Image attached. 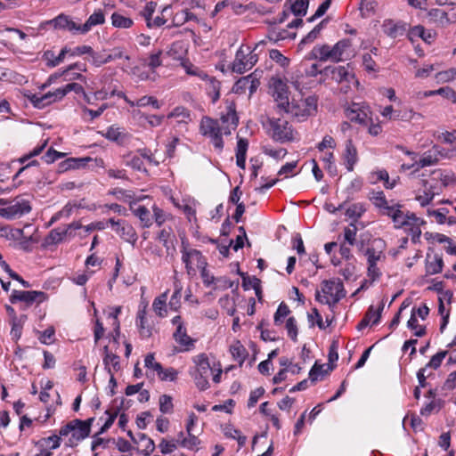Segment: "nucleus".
<instances>
[{
  "label": "nucleus",
  "mask_w": 456,
  "mask_h": 456,
  "mask_svg": "<svg viewBox=\"0 0 456 456\" xmlns=\"http://www.w3.org/2000/svg\"><path fill=\"white\" fill-rule=\"evenodd\" d=\"M351 46L349 39H342L334 45L328 44L316 45L308 53V60H318L320 61L339 62L347 58V50Z\"/></svg>",
  "instance_id": "f257e3e1"
},
{
  "label": "nucleus",
  "mask_w": 456,
  "mask_h": 456,
  "mask_svg": "<svg viewBox=\"0 0 456 456\" xmlns=\"http://www.w3.org/2000/svg\"><path fill=\"white\" fill-rule=\"evenodd\" d=\"M318 99L315 95H308L305 98L293 97L283 110L298 121H305L317 112Z\"/></svg>",
  "instance_id": "f03ea898"
},
{
  "label": "nucleus",
  "mask_w": 456,
  "mask_h": 456,
  "mask_svg": "<svg viewBox=\"0 0 456 456\" xmlns=\"http://www.w3.org/2000/svg\"><path fill=\"white\" fill-rule=\"evenodd\" d=\"M343 282L339 279L325 280L321 283V290H316L315 299L334 307L346 297Z\"/></svg>",
  "instance_id": "7ed1b4c3"
},
{
  "label": "nucleus",
  "mask_w": 456,
  "mask_h": 456,
  "mask_svg": "<svg viewBox=\"0 0 456 456\" xmlns=\"http://www.w3.org/2000/svg\"><path fill=\"white\" fill-rule=\"evenodd\" d=\"M370 200L381 215L387 216L392 219L394 227H395L397 224H400L399 222L405 211L402 209L403 206L399 202L394 200H388L383 191H373Z\"/></svg>",
  "instance_id": "20e7f679"
},
{
  "label": "nucleus",
  "mask_w": 456,
  "mask_h": 456,
  "mask_svg": "<svg viewBox=\"0 0 456 456\" xmlns=\"http://www.w3.org/2000/svg\"><path fill=\"white\" fill-rule=\"evenodd\" d=\"M265 126L268 134L276 142H286L295 139L297 133L286 119L269 118Z\"/></svg>",
  "instance_id": "39448f33"
},
{
  "label": "nucleus",
  "mask_w": 456,
  "mask_h": 456,
  "mask_svg": "<svg viewBox=\"0 0 456 456\" xmlns=\"http://www.w3.org/2000/svg\"><path fill=\"white\" fill-rule=\"evenodd\" d=\"M194 364L190 371L197 387L200 390H206L209 387L208 377L212 371L208 358L206 354H200L192 357Z\"/></svg>",
  "instance_id": "423d86ee"
},
{
  "label": "nucleus",
  "mask_w": 456,
  "mask_h": 456,
  "mask_svg": "<svg viewBox=\"0 0 456 456\" xmlns=\"http://www.w3.org/2000/svg\"><path fill=\"white\" fill-rule=\"evenodd\" d=\"M200 131L204 136H208L211 139L216 149L218 151L223 150L224 141L222 135L224 134L220 121L204 117L200 121Z\"/></svg>",
  "instance_id": "0eeeda50"
},
{
  "label": "nucleus",
  "mask_w": 456,
  "mask_h": 456,
  "mask_svg": "<svg viewBox=\"0 0 456 456\" xmlns=\"http://www.w3.org/2000/svg\"><path fill=\"white\" fill-rule=\"evenodd\" d=\"M257 61L256 54L253 53L250 46L242 45L238 49L232 64L233 72L243 74L249 70Z\"/></svg>",
  "instance_id": "6e6552de"
},
{
  "label": "nucleus",
  "mask_w": 456,
  "mask_h": 456,
  "mask_svg": "<svg viewBox=\"0 0 456 456\" xmlns=\"http://www.w3.org/2000/svg\"><path fill=\"white\" fill-rule=\"evenodd\" d=\"M181 252L182 261L185 264L189 275L195 274L197 269L207 265V262L201 253L195 248H190L183 240H182Z\"/></svg>",
  "instance_id": "1a4fd4ad"
},
{
  "label": "nucleus",
  "mask_w": 456,
  "mask_h": 456,
  "mask_svg": "<svg viewBox=\"0 0 456 456\" xmlns=\"http://www.w3.org/2000/svg\"><path fill=\"white\" fill-rule=\"evenodd\" d=\"M395 225V229H403L405 232H407L411 239L413 243H417L421 235V226L426 224V222L418 217L414 213H411L406 211L404 215L402 216V219Z\"/></svg>",
  "instance_id": "9d476101"
},
{
  "label": "nucleus",
  "mask_w": 456,
  "mask_h": 456,
  "mask_svg": "<svg viewBox=\"0 0 456 456\" xmlns=\"http://www.w3.org/2000/svg\"><path fill=\"white\" fill-rule=\"evenodd\" d=\"M270 93L276 103V108L281 111L289 104V87L286 82L280 77H272L269 80Z\"/></svg>",
  "instance_id": "9b49d317"
},
{
  "label": "nucleus",
  "mask_w": 456,
  "mask_h": 456,
  "mask_svg": "<svg viewBox=\"0 0 456 456\" xmlns=\"http://www.w3.org/2000/svg\"><path fill=\"white\" fill-rule=\"evenodd\" d=\"M331 78L340 85L339 90L344 94L351 90L352 86H358V81L349 65L335 67L331 71Z\"/></svg>",
  "instance_id": "f8f14e48"
},
{
  "label": "nucleus",
  "mask_w": 456,
  "mask_h": 456,
  "mask_svg": "<svg viewBox=\"0 0 456 456\" xmlns=\"http://www.w3.org/2000/svg\"><path fill=\"white\" fill-rule=\"evenodd\" d=\"M31 211V206L28 200L16 197L6 207H0V216L5 219L20 218Z\"/></svg>",
  "instance_id": "ddd939ff"
},
{
  "label": "nucleus",
  "mask_w": 456,
  "mask_h": 456,
  "mask_svg": "<svg viewBox=\"0 0 456 456\" xmlns=\"http://www.w3.org/2000/svg\"><path fill=\"white\" fill-rule=\"evenodd\" d=\"M346 116L351 120L362 125H369L371 122V111L365 103H352L346 110Z\"/></svg>",
  "instance_id": "4468645a"
},
{
  "label": "nucleus",
  "mask_w": 456,
  "mask_h": 456,
  "mask_svg": "<svg viewBox=\"0 0 456 456\" xmlns=\"http://www.w3.org/2000/svg\"><path fill=\"white\" fill-rule=\"evenodd\" d=\"M172 324L175 326L173 338L177 344L183 347L184 351H189L194 346L195 340L187 335V330L180 315L172 319Z\"/></svg>",
  "instance_id": "2eb2a0df"
},
{
  "label": "nucleus",
  "mask_w": 456,
  "mask_h": 456,
  "mask_svg": "<svg viewBox=\"0 0 456 456\" xmlns=\"http://www.w3.org/2000/svg\"><path fill=\"white\" fill-rule=\"evenodd\" d=\"M93 421V418L85 421L80 419H73L72 423H74V426L72 427L71 436L69 439V445L73 446L78 441L87 437L89 436L90 427Z\"/></svg>",
  "instance_id": "dca6fc26"
},
{
  "label": "nucleus",
  "mask_w": 456,
  "mask_h": 456,
  "mask_svg": "<svg viewBox=\"0 0 456 456\" xmlns=\"http://www.w3.org/2000/svg\"><path fill=\"white\" fill-rule=\"evenodd\" d=\"M80 228H82V225L77 222H74L69 224L67 227L55 228L50 232L46 240L49 244L60 243L67 237L75 236V233L73 232Z\"/></svg>",
  "instance_id": "f3484780"
},
{
  "label": "nucleus",
  "mask_w": 456,
  "mask_h": 456,
  "mask_svg": "<svg viewBox=\"0 0 456 456\" xmlns=\"http://www.w3.org/2000/svg\"><path fill=\"white\" fill-rule=\"evenodd\" d=\"M45 299V295L42 291H25V290H13L10 297V301L13 304L18 301L26 303L30 305L33 302H43Z\"/></svg>",
  "instance_id": "a211bd4d"
},
{
  "label": "nucleus",
  "mask_w": 456,
  "mask_h": 456,
  "mask_svg": "<svg viewBox=\"0 0 456 456\" xmlns=\"http://www.w3.org/2000/svg\"><path fill=\"white\" fill-rule=\"evenodd\" d=\"M341 158L346 170L352 172L359 160L358 151L352 139L346 140Z\"/></svg>",
  "instance_id": "6ab92c4d"
},
{
  "label": "nucleus",
  "mask_w": 456,
  "mask_h": 456,
  "mask_svg": "<svg viewBox=\"0 0 456 456\" xmlns=\"http://www.w3.org/2000/svg\"><path fill=\"white\" fill-rule=\"evenodd\" d=\"M382 30L387 36L396 38L405 33L406 24L403 21H395L387 19L383 21Z\"/></svg>",
  "instance_id": "aec40b11"
},
{
  "label": "nucleus",
  "mask_w": 456,
  "mask_h": 456,
  "mask_svg": "<svg viewBox=\"0 0 456 456\" xmlns=\"http://www.w3.org/2000/svg\"><path fill=\"white\" fill-rule=\"evenodd\" d=\"M130 209L140 219L143 227H150L152 224L153 216L148 208L136 202H130Z\"/></svg>",
  "instance_id": "412c9836"
},
{
  "label": "nucleus",
  "mask_w": 456,
  "mask_h": 456,
  "mask_svg": "<svg viewBox=\"0 0 456 456\" xmlns=\"http://www.w3.org/2000/svg\"><path fill=\"white\" fill-rule=\"evenodd\" d=\"M219 121L224 128V134H230L237 127L239 122L235 109L229 107L227 113L223 115Z\"/></svg>",
  "instance_id": "4be33fe9"
},
{
  "label": "nucleus",
  "mask_w": 456,
  "mask_h": 456,
  "mask_svg": "<svg viewBox=\"0 0 456 456\" xmlns=\"http://www.w3.org/2000/svg\"><path fill=\"white\" fill-rule=\"evenodd\" d=\"M188 46L183 41L174 42L167 51V55L179 62L187 58Z\"/></svg>",
  "instance_id": "5701e85b"
},
{
  "label": "nucleus",
  "mask_w": 456,
  "mask_h": 456,
  "mask_svg": "<svg viewBox=\"0 0 456 456\" xmlns=\"http://www.w3.org/2000/svg\"><path fill=\"white\" fill-rule=\"evenodd\" d=\"M157 239L166 248L167 253L173 254L175 251V236L170 227H164L157 235Z\"/></svg>",
  "instance_id": "b1692460"
},
{
  "label": "nucleus",
  "mask_w": 456,
  "mask_h": 456,
  "mask_svg": "<svg viewBox=\"0 0 456 456\" xmlns=\"http://www.w3.org/2000/svg\"><path fill=\"white\" fill-rule=\"evenodd\" d=\"M103 364L109 374L120 370V358L118 355L110 352L109 346L103 347Z\"/></svg>",
  "instance_id": "393cba45"
},
{
  "label": "nucleus",
  "mask_w": 456,
  "mask_h": 456,
  "mask_svg": "<svg viewBox=\"0 0 456 456\" xmlns=\"http://www.w3.org/2000/svg\"><path fill=\"white\" fill-rule=\"evenodd\" d=\"M426 397L431 399V401L421 408L420 414L422 416H428L433 412H438L443 406V401L436 398V393L432 389L428 392Z\"/></svg>",
  "instance_id": "a878e982"
},
{
  "label": "nucleus",
  "mask_w": 456,
  "mask_h": 456,
  "mask_svg": "<svg viewBox=\"0 0 456 456\" xmlns=\"http://www.w3.org/2000/svg\"><path fill=\"white\" fill-rule=\"evenodd\" d=\"M51 23L53 24L54 28H62L69 31H76L81 33L82 25L77 24L68 16L63 14H61L53 20H51Z\"/></svg>",
  "instance_id": "bb28decb"
},
{
  "label": "nucleus",
  "mask_w": 456,
  "mask_h": 456,
  "mask_svg": "<svg viewBox=\"0 0 456 456\" xmlns=\"http://www.w3.org/2000/svg\"><path fill=\"white\" fill-rule=\"evenodd\" d=\"M92 160V158H69L62 161L60 164L61 171H68L70 169H78L86 166L88 162Z\"/></svg>",
  "instance_id": "cd10ccee"
},
{
  "label": "nucleus",
  "mask_w": 456,
  "mask_h": 456,
  "mask_svg": "<svg viewBox=\"0 0 456 456\" xmlns=\"http://www.w3.org/2000/svg\"><path fill=\"white\" fill-rule=\"evenodd\" d=\"M105 18L102 10H98L91 14L88 20L81 27V34L87 33L92 27L104 23Z\"/></svg>",
  "instance_id": "c85d7f7f"
},
{
  "label": "nucleus",
  "mask_w": 456,
  "mask_h": 456,
  "mask_svg": "<svg viewBox=\"0 0 456 456\" xmlns=\"http://www.w3.org/2000/svg\"><path fill=\"white\" fill-rule=\"evenodd\" d=\"M122 159L126 167H130L137 171L146 172V168L143 167V161L141 156L127 153L123 155Z\"/></svg>",
  "instance_id": "c756f323"
},
{
  "label": "nucleus",
  "mask_w": 456,
  "mask_h": 456,
  "mask_svg": "<svg viewBox=\"0 0 456 456\" xmlns=\"http://www.w3.org/2000/svg\"><path fill=\"white\" fill-rule=\"evenodd\" d=\"M167 291L162 293L156 297L152 304V309L155 314L159 317H165L167 313Z\"/></svg>",
  "instance_id": "7c9ffc66"
},
{
  "label": "nucleus",
  "mask_w": 456,
  "mask_h": 456,
  "mask_svg": "<svg viewBox=\"0 0 456 456\" xmlns=\"http://www.w3.org/2000/svg\"><path fill=\"white\" fill-rule=\"evenodd\" d=\"M31 103L38 109L45 108V106L55 102L51 92H48L43 95L32 94L29 97Z\"/></svg>",
  "instance_id": "2f4dec72"
},
{
  "label": "nucleus",
  "mask_w": 456,
  "mask_h": 456,
  "mask_svg": "<svg viewBox=\"0 0 456 456\" xmlns=\"http://www.w3.org/2000/svg\"><path fill=\"white\" fill-rule=\"evenodd\" d=\"M70 53V50L67 47H64L61 50L60 53L57 56H54V53L52 51H47L45 53L44 56L47 61V65L50 67H56L61 64L67 53Z\"/></svg>",
  "instance_id": "473e14b6"
},
{
  "label": "nucleus",
  "mask_w": 456,
  "mask_h": 456,
  "mask_svg": "<svg viewBox=\"0 0 456 456\" xmlns=\"http://www.w3.org/2000/svg\"><path fill=\"white\" fill-rule=\"evenodd\" d=\"M115 232L126 241L135 240V232L134 228L125 221H122L121 224H118Z\"/></svg>",
  "instance_id": "72a5a7b5"
},
{
  "label": "nucleus",
  "mask_w": 456,
  "mask_h": 456,
  "mask_svg": "<svg viewBox=\"0 0 456 456\" xmlns=\"http://www.w3.org/2000/svg\"><path fill=\"white\" fill-rule=\"evenodd\" d=\"M196 20L197 17L188 10H181L175 12L172 18L174 27H180L189 20Z\"/></svg>",
  "instance_id": "f704fd0d"
},
{
  "label": "nucleus",
  "mask_w": 456,
  "mask_h": 456,
  "mask_svg": "<svg viewBox=\"0 0 456 456\" xmlns=\"http://www.w3.org/2000/svg\"><path fill=\"white\" fill-rule=\"evenodd\" d=\"M444 261L442 256L435 255L432 260H427L426 273L427 274L433 275L442 272Z\"/></svg>",
  "instance_id": "c9c22d12"
},
{
  "label": "nucleus",
  "mask_w": 456,
  "mask_h": 456,
  "mask_svg": "<svg viewBox=\"0 0 456 456\" xmlns=\"http://www.w3.org/2000/svg\"><path fill=\"white\" fill-rule=\"evenodd\" d=\"M111 24L119 28H129L133 26L134 21L129 17L124 16L119 12L112 13L111 17Z\"/></svg>",
  "instance_id": "e433bc0d"
},
{
  "label": "nucleus",
  "mask_w": 456,
  "mask_h": 456,
  "mask_svg": "<svg viewBox=\"0 0 456 456\" xmlns=\"http://www.w3.org/2000/svg\"><path fill=\"white\" fill-rule=\"evenodd\" d=\"M428 17L431 21L440 26H444L449 22L447 12L442 9H431L428 12Z\"/></svg>",
  "instance_id": "4c0bfd02"
},
{
  "label": "nucleus",
  "mask_w": 456,
  "mask_h": 456,
  "mask_svg": "<svg viewBox=\"0 0 456 456\" xmlns=\"http://www.w3.org/2000/svg\"><path fill=\"white\" fill-rule=\"evenodd\" d=\"M439 161V158L437 156V153L435 152L433 150L432 151L427 152L424 154V156L419 159V161H416L417 168L415 171H419V168L429 167L436 164Z\"/></svg>",
  "instance_id": "58836bf2"
},
{
  "label": "nucleus",
  "mask_w": 456,
  "mask_h": 456,
  "mask_svg": "<svg viewBox=\"0 0 456 456\" xmlns=\"http://www.w3.org/2000/svg\"><path fill=\"white\" fill-rule=\"evenodd\" d=\"M134 116L138 117V118L140 120L143 119V120L147 121V123L149 124V126L151 127H156V126H160L164 119V116L146 115V114L141 112L140 110H134Z\"/></svg>",
  "instance_id": "ea45409f"
},
{
  "label": "nucleus",
  "mask_w": 456,
  "mask_h": 456,
  "mask_svg": "<svg viewBox=\"0 0 456 456\" xmlns=\"http://www.w3.org/2000/svg\"><path fill=\"white\" fill-rule=\"evenodd\" d=\"M230 352L233 359L242 364L247 355V350L240 341L234 342L230 346Z\"/></svg>",
  "instance_id": "a19ab883"
},
{
  "label": "nucleus",
  "mask_w": 456,
  "mask_h": 456,
  "mask_svg": "<svg viewBox=\"0 0 456 456\" xmlns=\"http://www.w3.org/2000/svg\"><path fill=\"white\" fill-rule=\"evenodd\" d=\"M407 327L414 331L416 337H423L426 334L424 326L419 324L418 319L415 316V308L411 310V314L407 322Z\"/></svg>",
  "instance_id": "79ce46f5"
},
{
  "label": "nucleus",
  "mask_w": 456,
  "mask_h": 456,
  "mask_svg": "<svg viewBox=\"0 0 456 456\" xmlns=\"http://www.w3.org/2000/svg\"><path fill=\"white\" fill-rule=\"evenodd\" d=\"M395 118L410 122L412 120L421 119L422 115L420 113L415 112L412 109H403L397 112V114L395 116Z\"/></svg>",
  "instance_id": "37998d69"
},
{
  "label": "nucleus",
  "mask_w": 456,
  "mask_h": 456,
  "mask_svg": "<svg viewBox=\"0 0 456 456\" xmlns=\"http://www.w3.org/2000/svg\"><path fill=\"white\" fill-rule=\"evenodd\" d=\"M167 117L176 118L179 123H187L190 120V112L184 107H176Z\"/></svg>",
  "instance_id": "c03bdc74"
},
{
  "label": "nucleus",
  "mask_w": 456,
  "mask_h": 456,
  "mask_svg": "<svg viewBox=\"0 0 456 456\" xmlns=\"http://www.w3.org/2000/svg\"><path fill=\"white\" fill-rule=\"evenodd\" d=\"M175 291L169 301V307L174 310H177L180 307V298L182 297L183 287L181 283L175 280L174 282Z\"/></svg>",
  "instance_id": "a18cd8bd"
},
{
  "label": "nucleus",
  "mask_w": 456,
  "mask_h": 456,
  "mask_svg": "<svg viewBox=\"0 0 456 456\" xmlns=\"http://www.w3.org/2000/svg\"><path fill=\"white\" fill-rule=\"evenodd\" d=\"M323 21L315 26L299 43L298 47L302 48L306 44H311L318 38L322 29Z\"/></svg>",
  "instance_id": "49530a36"
},
{
  "label": "nucleus",
  "mask_w": 456,
  "mask_h": 456,
  "mask_svg": "<svg viewBox=\"0 0 456 456\" xmlns=\"http://www.w3.org/2000/svg\"><path fill=\"white\" fill-rule=\"evenodd\" d=\"M200 439L193 433H187L186 438H183L180 441V446L188 450H198L200 444Z\"/></svg>",
  "instance_id": "de8ad7c7"
},
{
  "label": "nucleus",
  "mask_w": 456,
  "mask_h": 456,
  "mask_svg": "<svg viewBox=\"0 0 456 456\" xmlns=\"http://www.w3.org/2000/svg\"><path fill=\"white\" fill-rule=\"evenodd\" d=\"M1 236H4L8 240H21L24 237V232L21 229H12L8 226L0 228Z\"/></svg>",
  "instance_id": "09e8293b"
},
{
  "label": "nucleus",
  "mask_w": 456,
  "mask_h": 456,
  "mask_svg": "<svg viewBox=\"0 0 456 456\" xmlns=\"http://www.w3.org/2000/svg\"><path fill=\"white\" fill-rule=\"evenodd\" d=\"M437 83L456 82V67L436 74Z\"/></svg>",
  "instance_id": "8fccbe9b"
},
{
  "label": "nucleus",
  "mask_w": 456,
  "mask_h": 456,
  "mask_svg": "<svg viewBox=\"0 0 456 456\" xmlns=\"http://www.w3.org/2000/svg\"><path fill=\"white\" fill-rule=\"evenodd\" d=\"M377 2L374 0H362L360 4V12L363 18H368L374 13Z\"/></svg>",
  "instance_id": "3c124183"
},
{
  "label": "nucleus",
  "mask_w": 456,
  "mask_h": 456,
  "mask_svg": "<svg viewBox=\"0 0 456 456\" xmlns=\"http://www.w3.org/2000/svg\"><path fill=\"white\" fill-rule=\"evenodd\" d=\"M357 227L351 224L349 226L344 229V243H347L349 246H354L356 242Z\"/></svg>",
  "instance_id": "603ef678"
},
{
  "label": "nucleus",
  "mask_w": 456,
  "mask_h": 456,
  "mask_svg": "<svg viewBox=\"0 0 456 456\" xmlns=\"http://www.w3.org/2000/svg\"><path fill=\"white\" fill-rule=\"evenodd\" d=\"M171 15V8L169 6H166L162 9L160 15L156 16L154 19H151V28L152 27H160L167 21V17Z\"/></svg>",
  "instance_id": "864d4df0"
},
{
  "label": "nucleus",
  "mask_w": 456,
  "mask_h": 456,
  "mask_svg": "<svg viewBox=\"0 0 456 456\" xmlns=\"http://www.w3.org/2000/svg\"><path fill=\"white\" fill-rule=\"evenodd\" d=\"M365 210L366 209L362 204H360V203L353 204L346 209V215L349 218L357 220L358 218H360L362 216V214L365 212Z\"/></svg>",
  "instance_id": "5fc2aeb1"
},
{
  "label": "nucleus",
  "mask_w": 456,
  "mask_h": 456,
  "mask_svg": "<svg viewBox=\"0 0 456 456\" xmlns=\"http://www.w3.org/2000/svg\"><path fill=\"white\" fill-rule=\"evenodd\" d=\"M118 59H125L126 61H129L130 56L126 54L122 47H115L110 51L109 54L105 55V61H108V62L116 61Z\"/></svg>",
  "instance_id": "6e6d98bb"
},
{
  "label": "nucleus",
  "mask_w": 456,
  "mask_h": 456,
  "mask_svg": "<svg viewBox=\"0 0 456 456\" xmlns=\"http://www.w3.org/2000/svg\"><path fill=\"white\" fill-rule=\"evenodd\" d=\"M136 107L143 108L147 106H152L154 109L159 110L160 104L159 101L153 96L144 95L136 101Z\"/></svg>",
  "instance_id": "4d7b16f0"
},
{
  "label": "nucleus",
  "mask_w": 456,
  "mask_h": 456,
  "mask_svg": "<svg viewBox=\"0 0 456 456\" xmlns=\"http://www.w3.org/2000/svg\"><path fill=\"white\" fill-rule=\"evenodd\" d=\"M433 151L437 153L439 160L441 159H452L456 158V144L453 145L450 149L440 148L438 146H434Z\"/></svg>",
  "instance_id": "13d9d810"
},
{
  "label": "nucleus",
  "mask_w": 456,
  "mask_h": 456,
  "mask_svg": "<svg viewBox=\"0 0 456 456\" xmlns=\"http://www.w3.org/2000/svg\"><path fill=\"white\" fill-rule=\"evenodd\" d=\"M383 309L384 304H381L377 310H374L373 306L371 305L370 306L364 317L370 322L371 325H375L379 322Z\"/></svg>",
  "instance_id": "bf43d9fd"
},
{
  "label": "nucleus",
  "mask_w": 456,
  "mask_h": 456,
  "mask_svg": "<svg viewBox=\"0 0 456 456\" xmlns=\"http://www.w3.org/2000/svg\"><path fill=\"white\" fill-rule=\"evenodd\" d=\"M308 5L309 0H297L291 5V11L297 16H304L306 13Z\"/></svg>",
  "instance_id": "052dcab7"
},
{
  "label": "nucleus",
  "mask_w": 456,
  "mask_h": 456,
  "mask_svg": "<svg viewBox=\"0 0 456 456\" xmlns=\"http://www.w3.org/2000/svg\"><path fill=\"white\" fill-rule=\"evenodd\" d=\"M54 328L53 326H50L43 332H39L38 339L42 344L51 345L54 341Z\"/></svg>",
  "instance_id": "680f3d73"
},
{
  "label": "nucleus",
  "mask_w": 456,
  "mask_h": 456,
  "mask_svg": "<svg viewBox=\"0 0 456 456\" xmlns=\"http://www.w3.org/2000/svg\"><path fill=\"white\" fill-rule=\"evenodd\" d=\"M289 306L283 302L281 303L274 314L275 325H281L283 322V319L289 315Z\"/></svg>",
  "instance_id": "e2e57ef3"
},
{
  "label": "nucleus",
  "mask_w": 456,
  "mask_h": 456,
  "mask_svg": "<svg viewBox=\"0 0 456 456\" xmlns=\"http://www.w3.org/2000/svg\"><path fill=\"white\" fill-rule=\"evenodd\" d=\"M322 161L324 162L325 169L332 175L337 174V167L334 162V154L333 152H328L322 158Z\"/></svg>",
  "instance_id": "0e129e2a"
},
{
  "label": "nucleus",
  "mask_w": 456,
  "mask_h": 456,
  "mask_svg": "<svg viewBox=\"0 0 456 456\" xmlns=\"http://www.w3.org/2000/svg\"><path fill=\"white\" fill-rule=\"evenodd\" d=\"M411 36L413 37H421L425 42L431 43L433 40V36L430 32H427L425 28L422 26H416L414 27L411 31Z\"/></svg>",
  "instance_id": "69168bd1"
},
{
  "label": "nucleus",
  "mask_w": 456,
  "mask_h": 456,
  "mask_svg": "<svg viewBox=\"0 0 456 456\" xmlns=\"http://www.w3.org/2000/svg\"><path fill=\"white\" fill-rule=\"evenodd\" d=\"M159 410L162 413H169L173 411L172 397L167 395H162L159 397Z\"/></svg>",
  "instance_id": "338daca9"
},
{
  "label": "nucleus",
  "mask_w": 456,
  "mask_h": 456,
  "mask_svg": "<svg viewBox=\"0 0 456 456\" xmlns=\"http://www.w3.org/2000/svg\"><path fill=\"white\" fill-rule=\"evenodd\" d=\"M144 366L148 370H151L153 372L157 374L161 370L162 365L155 361V357L153 354H149L145 356L144 359Z\"/></svg>",
  "instance_id": "774afa93"
}]
</instances>
